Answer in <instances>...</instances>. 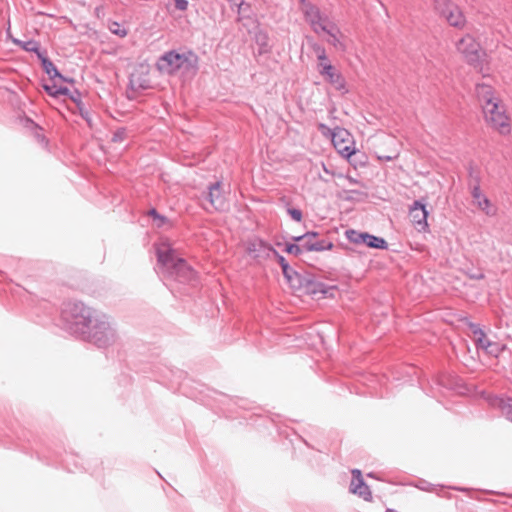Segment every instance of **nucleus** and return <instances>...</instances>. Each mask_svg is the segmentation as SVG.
<instances>
[{
  "mask_svg": "<svg viewBox=\"0 0 512 512\" xmlns=\"http://www.w3.org/2000/svg\"><path fill=\"white\" fill-rule=\"evenodd\" d=\"M223 181L218 179L210 182L206 190L201 193V198L208 201L218 212H224L228 209V203L222 191Z\"/></svg>",
  "mask_w": 512,
  "mask_h": 512,
  "instance_id": "11",
  "label": "nucleus"
},
{
  "mask_svg": "<svg viewBox=\"0 0 512 512\" xmlns=\"http://www.w3.org/2000/svg\"><path fill=\"white\" fill-rule=\"evenodd\" d=\"M323 169H324L325 173L332 174V172L324 164H323Z\"/></svg>",
  "mask_w": 512,
  "mask_h": 512,
  "instance_id": "58",
  "label": "nucleus"
},
{
  "mask_svg": "<svg viewBox=\"0 0 512 512\" xmlns=\"http://www.w3.org/2000/svg\"><path fill=\"white\" fill-rule=\"evenodd\" d=\"M474 86H475V93H476L477 96H479V94H480V81H476Z\"/></svg>",
  "mask_w": 512,
  "mask_h": 512,
  "instance_id": "54",
  "label": "nucleus"
},
{
  "mask_svg": "<svg viewBox=\"0 0 512 512\" xmlns=\"http://www.w3.org/2000/svg\"><path fill=\"white\" fill-rule=\"evenodd\" d=\"M155 256L160 270L168 277L180 283H191L196 279L195 269L179 255L169 241L155 245Z\"/></svg>",
  "mask_w": 512,
  "mask_h": 512,
  "instance_id": "3",
  "label": "nucleus"
},
{
  "mask_svg": "<svg viewBox=\"0 0 512 512\" xmlns=\"http://www.w3.org/2000/svg\"><path fill=\"white\" fill-rule=\"evenodd\" d=\"M127 137V128L126 127H119L116 129V131L113 133L111 142L113 143H121L123 142Z\"/></svg>",
  "mask_w": 512,
  "mask_h": 512,
  "instance_id": "38",
  "label": "nucleus"
},
{
  "mask_svg": "<svg viewBox=\"0 0 512 512\" xmlns=\"http://www.w3.org/2000/svg\"><path fill=\"white\" fill-rule=\"evenodd\" d=\"M227 2H229L230 4H233L236 6V3L240 2L241 0H226Z\"/></svg>",
  "mask_w": 512,
  "mask_h": 512,
  "instance_id": "57",
  "label": "nucleus"
},
{
  "mask_svg": "<svg viewBox=\"0 0 512 512\" xmlns=\"http://www.w3.org/2000/svg\"><path fill=\"white\" fill-rule=\"evenodd\" d=\"M35 453L37 458L41 461H45L47 465L61 466L70 473L89 471V469L83 465L79 455L65 452V455L62 456L59 449L52 448H47L46 451L36 450Z\"/></svg>",
  "mask_w": 512,
  "mask_h": 512,
  "instance_id": "5",
  "label": "nucleus"
},
{
  "mask_svg": "<svg viewBox=\"0 0 512 512\" xmlns=\"http://www.w3.org/2000/svg\"><path fill=\"white\" fill-rule=\"evenodd\" d=\"M178 372H179L178 378H182L183 376L186 375V373L184 371H178Z\"/></svg>",
  "mask_w": 512,
  "mask_h": 512,
  "instance_id": "59",
  "label": "nucleus"
},
{
  "mask_svg": "<svg viewBox=\"0 0 512 512\" xmlns=\"http://www.w3.org/2000/svg\"><path fill=\"white\" fill-rule=\"evenodd\" d=\"M318 130L319 132L326 138L330 139L333 138L334 133L336 132V127L331 128L325 123H318Z\"/></svg>",
  "mask_w": 512,
  "mask_h": 512,
  "instance_id": "40",
  "label": "nucleus"
},
{
  "mask_svg": "<svg viewBox=\"0 0 512 512\" xmlns=\"http://www.w3.org/2000/svg\"><path fill=\"white\" fill-rule=\"evenodd\" d=\"M351 137L352 135L349 130L340 126H336V132L334 133L333 138H331V141L336 149L342 146V144L349 142Z\"/></svg>",
  "mask_w": 512,
  "mask_h": 512,
  "instance_id": "25",
  "label": "nucleus"
},
{
  "mask_svg": "<svg viewBox=\"0 0 512 512\" xmlns=\"http://www.w3.org/2000/svg\"><path fill=\"white\" fill-rule=\"evenodd\" d=\"M150 87V80L146 77L139 76L137 79H133L132 77L129 79L128 88L133 91H145Z\"/></svg>",
  "mask_w": 512,
  "mask_h": 512,
  "instance_id": "29",
  "label": "nucleus"
},
{
  "mask_svg": "<svg viewBox=\"0 0 512 512\" xmlns=\"http://www.w3.org/2000/svg\"><path fill=\"white\" fill-rule=\"evenodd\" d=\"M439 384L454 393L477 401L480 397L478 384L457 375L446 373L439 377Z\"/></svg>",
  "mask_w": 512,
  "mask_h": 512,
  "instance_id": "6",
  "label": "nucleus"
},
{
  "mask_svg": "<svg viewBox=\"0 0 512 512\" xmlns=\"http://www.w3.org/2000/svg\"><path fill=\"white\" fill-rule=\"evenodd\" d=\"M336 150L341 155V157L347 160L349 163L353 155L356 154V147L354 146V141H351L350 145L340 146L336 148Z\"/></svg>",
  "mask_w": 512,
  "mask_h": 512,
  "instance_id": "31",
  "label": "nucleus"
},
{
  "mask_svg": "<svg viewBox=\"0 0 512 512\" xmlns=\"http://www.w3.org/2000/svg\"><path fill=\"white\" fill-rule=\"evenodd\" d=\"M311 48H312V50L315 52L316 57H317L318 55H320V54H322V53H325V52H326L325 47H324V46H322V45H321V44H319V43H316V42H315V43H313V44L311 45Z\"/></svg>",
  "mask_w": 512,
  "mask_h": 512,
  "instance_id": "47",
  "label": "nucleus"
},
{
  "mask_svg": "<svg viewBox=\"0 0 512 512\" xmlns=\"http://www.w3.org/2000/svg\"><path fill=\"white\" fill-rule=\"evenodd\" d=\"M448 488L451 490H455V491L465 492L472 499H476V500L480 499V490H478V489H471V488H466V487H462V486H449Z\"/></svg>",
  "mask_w": 512,
  "mask_h": 512,
  "instance_id": "37",
  "label": "nucleus"
},
{
  "mask_svg": "<svg viewBox=\"0 0 512 512\" xmlns=\"http://www.w3.org/2000/svg\"><path fill=\"white\" fill-rule=\"evenodd\" d=\"M482 114L486 125L501 135H509L512 120L500 93L490 86L482 85Z\"/></svg>",
  "mask_w": 512,
  "mask_h": 512,
  "instance_id": "2",
  "label": "nucleus"
},
{
  "mask_svg": "<svg viewBox=\"0 0 512 512\" xmlns=\"http://www.w3.org/2000/svg\"><path fill=\"white\" fill-rule=\"evenodd\" d=\"M299 4H300V7H301V10L302 9H310L312 10V2H310L309 0H299Z\"/></svg>",
  "mask_w": 512,
  "mask_h": 512,
  "instance_id": "51",
  "label": "nucleus"
},
{
  "mask_svg": "<svg viewBox=\"0 0 512 512\" xmlns=\"http://www.w3.org/2000/svg\"><path fill=\"white\" fill-rule=\"evenodd\" d=\"M349 193L351 194H355V195H361V196H366V193L363 192V191H360V190H356V189H352L349 191Z\"/></svg>",
  "mask_w": 512,
  "mask_h": 512,
  "instance_id": "53",
  "label": "nucleus"
},
{
  "mask_svg": "<svg viewBox=\"0 0 512 512\" xmlns=\"http://www.w3.org/2000/svg\"><path fill=\"white\" fill-rule=\"evenodd\" d=\"M346 179L349 181L350 184H362L358 179H356L350 175H347Z\"/></svg>",
  "mask_w": 512,
  "mask_h": 512,
  "instance_id": "52",
  "label": "nucleus"
},
{
  "mask_svg": "<svg viewBox=\"0 0 512 512\" xmlns=\"http://www.w3.org/2000/svg\"><path fill=\"white\" fill-rule=\"evenodd\" d=\"M463 321L471 329L474 339L473 344L475 348V354L480 357V323L470 321L468 318H464Z\"/></svg>",
  "mask_w": 512,
  "mask_h": 512,
  "instance_id": "27",
  "label": "nucleus"
},
{
  "mask_svg": "<svg viewBox=\"0 0 512 512\" xmlns=\"http://www.w3.org/2000/svg\"><path fill=\"white\" fill-rule=\"evenodd\" d=\"M427 201L425 198L415 199L409 208V217L415 228L419 232H428V216L430 212L427 209Z\"/></svg>",
  "mask_w": 512,
  "mask_h": 512,
  "instance_id": "12",
  "label": "nucleus"
},
{
  "mask_svg": "<svg viewBox=\"0 0 512 512\" xmlns=\"http://www.w3.org/2000/svg\"><path fill=\"white\" fill-rule=\"evenodd\" d=\"M147 215L152 219L157 228H163L165 226L173 227L171 220L164 214H161L155 207H151Z\"/></svg>",
  "mask_w": 512,
  "mask_h": 512,
  "instance_id": "23",
  "label": "nucleus"
},
{
  "mask_svg": "<svg viewBox=\"0 0 512 512\" xmlns=\"http://www.w3.org/2000/svg\"><path fill=\"white\" fill-rule=\"evenodd\" d=\"M482 211H484L487 216L494 217L498 214V207L490 200L484 199L482 201Z\"/></svg>",
  "mask_w": 512,
  "mask_h": 512,
  "instance_id": "36",
  "label": "nucleus"
},
{
  "mask_svg": "<svg viewBox=\"0 0 512 512\" xmlns=\"http://www.w3.org/2000/svg\"><path fill=\"white\" fill-rule=\"evenodd\" d=\"M456 48L464 60L474 67L480 66V42L470 34H466L456 43Z\"/></svg>",
  "mask_w": 512,
  "mask_h": 512,
  "instance_id": "9",
  "label": "nucleus"
},
{
  "mask_svg": "<svg viewBox=\"0 0 512 512\" xmlns=\"http://www.w3.org/2000/svg\"><path fill=\"white\" fill-rule=\"evenodd\" d=\"M303 293L310 296L312 299L320 300L326 298H334L337 286L327 285L322 281H318L314 274L308 273V279L305 282Z\"/></svg>",
  "mask_w": 512,
  "mask_h": 512,
  "instance_id": "10",
  "label": "nucleus"
},
{
  "mask_svg": "<svg viewBox=\"0 0 512 512\" xmlns=\"http://www.w3.org/2000/svg\"><path fill=\"white\" fill-rule=\"evenodd\" d=\"M312 8H313L312 10H310L308 8L302 9V13H303L305 20L307 22H309L310 25L313 26L314 31L317 32L318 30L315 26L318 25L319 28L321 29V25H324L322 23V20H327V17L323 18L321 10L313 3H312Z\"/></svg>",
  "mask_w": 512,
  "mask_h": 512,
  "instance_id": "20",
  "label": "nucleus"
},
{
  "mask_svg": "<svg viewBox=\"0 0 512 512\" xmlns=\"http://www.w3.org/2000/svg\"><path fill=\"white\" fill-rule=\"evenodd\" d=\"M308 279V273L303 275L298 271H295V274H292L290 277V281H286L289 287L295 291H304L306 281Z\"/></svg>",
  "mask_w": 512,
  "mask_h": 512,
  "instance_id": "26",
  "label": "nucleus"
},
{
  "mask_svg": "<svg viewBox=\"0 0 512 512\" xmlns=\"http://www.w3.org/2000/svg\"><path fill=\"white\" fill-rule=\"evenodd\" d=\"M304 443H305L306 446L310 447V445L308 444L307 441H304Z\"/></svg>",
  "mask_w": 512,
  "mask_h": 512,
  "instance_id": "63",
  "label": "nucleus"
},
{
  "mask_svg": "<svg viewBox=\"0 0 512 512\" xmlns=\"http://www.w3.org/2000/svg\"><path fill=\"white\" fill-rule=\"evenodd\" d=\"M74 94L77 96L73 98L72 102L76 105L79 115L83 120H85L88 126L92 127V117L89 110L85 107V104L82 101L81 91L78 88H74Z\"/></svg>",
  "mask_w": 512,
  "mask_h": 512,
  "instance_id": "22",
  "label": "nucleus"
},
{
  "mask_svg": "<svg viewBox=\"0 0 512 512\" xmlns=\"http://www.w3.org/2000/svg\"><path fill=\"white\" fill-rule=\"evenodd\" d=\"M290 239H291L292 243H297V244H302L307 240L306 237H304V233L301 235H297V236H291Z\"/></svg>",
  "mask_w": 512,
  "mask_h": 512,
  "instance_id": "50",
  "label": "nucleus"
},
{
  "mask_svg": "<svg viewBox=\"0 0 512 512\" xmlns=\"http://www.w3.org/2000/svg\"><path fill=\"white\" fill-rule=\"evenodd\" d=\"M63 83H68V84H75L76 83V80L73 78V77H70V76H66L64 74L61 73V76L57 79Z\"/></svg>",
  "mask_w": 512,
  "mask_h": 512,
  "instance_id": "49",
  "label": "nucleus"
},
{
  "mask_svg": "<svg viewBox=\"0 0 512 512\" xmlns=\"http://www.w3.org/2000/svg\"><path fill=\"white\" fill-rule=\"evenodd\" d=\"M271 256L274 257V259L279 264V266L282 265L283 263H285V261H287V259L282 254H280L276 249L273 250V253Z\"/></svg>",
  "mask_w": 512,
  "mask_h": 512,
  "instance_id": "48",
  "label": "nucleus"
},
{
  "mask_svg": "<svg viewBox=\"0 0 512 512\" xmlns=\"http://www.w3.org/2000/svg\"><path fill=\"white\" fill-rule=\"evenodd\" d=\"M482 349H485L487 353L497 355L498 352L501 350L500 346L497 344H491L485 345L484 339L482 338Z\"/></svg>",
  "mask_w": 512,
  "mask_h": 512,
  "instance_id": "44",
  "label": "nucleus"
},
{
  "mask_svg": "<svg viewBox=\"0 0 512 512\" xmlns=\"http://www.w3.org/2000/svg\"><path fill=\"white\" fill-rule=\"evenodd\" d=\"M285 208L286 213L293 221L299 223L303 220V212L299 207L291 206L289 201H286Z\"/></svg>",
  "mask_w": 512,
  "mask_h": 512,
  "instance_id": "32",
  "label": "nucleus"
},
{
  "mask_svg": "<svg viewBox=\"0 0 512 512\" xmlns=\"http://www.w3.org/2000/svg\"><path fill=\"white\" fill-rule=\"evenodd\" d=\"M326 83L342 94L348 93L347 82L343 73L333 64H326L317 71Z\"/></svg>",
  "mask_w": 512,
  "mask_h": 512,
  "instance_id": "13",
  "label": "nucleus"
},
{
  "mask_svg": "<svg viewBox=\"0 0 512 512\" xmlns=\"http://www.w3.org/2000/svg\"><path fill=\"white\" fill-rule=\"evenodd\" d=\"M41 68L48 78L53 82L61 76V72L48 56L47 50L38 58Z\"/></svg>",
  "mask_w": 512,
  "mask_h": 512,
  "instance_id": "18",
  "label": "nucleus"
},
{
  "mask_svg": "<svg viewBox=\"0 0 512 512\" xmlns=\"http://www.w3.org/2000/svg\"><path fill=\"white\" fill-rule=\"evenodd\" d=\"M253 40L257 45V54L259 56L265 55L271 52L269 34L265 29H262L259 25L255 27L253 32Z\"/></svg>",
  "mask_w": 512,
  "mask_h": 512,
  "instance_id": "17",
  "label": "nucleus"
},
{
  "mask_svg": "<svg viewBox=\"0 0 512 512\" xmlns=\"http://www.w3.org/2000/svg\"><path fill=\"white\" fill-rule=\"evenodd\" d=\"M380 159L389 162V161H392L394 159V157H392V156H381Z\"/></svg>",
  "mask_w": 512,
  "mask_h": 512,
  "instance_id": "55",
  "label": "nucleus"
},
{
  "mask_svg": "<svg viewBox=\"0 0 512 512\" xmlns=\"http://www.w3.org/2000/svg\"><path fill=\"white\" fill-rule=\"evenodd\" d=\"M31 133L34 136L35 140L44 149H48L49 148V144H50L49 139L45 136V134L43 132V128L41 126H39V130L38 129H34Z\"/></svg>",
  "mask_w": 512,
  "mask_h": 512,
  "instance_id": "35",
  "label": "nucleus"
},
{
  "mask_svg": "<svg viewBox=\"0 0 512 512\" xmlns=\"http://www.w3.org/2000/svg\"><path fill=\"white\" fill-rule=\"evenodd\" d=\"M367 477L376 479V473L375 472H369V473H367Z\"/></svg>",
  "mask_w": 512,
  "mask_h": 512,
  "instance_id": "56",
  "label": "nucleus"
},
{
  "mask_svg": "<svg viewBox=\"0 0 512 512\" xmlns=\"http://www.w3.org/2000/svg\"><path fill=\"white\" fill-rule=\"evenodd\" d=\"M326 64H332L328 58L327 52L322 53L317 56V65H316L317 71L320 70L321 67H323Z\"/></svg>",
  "mask_w": 512,
  "mask_h": 512,
  "instance_id": "43",
  "label": "nucleus"
},
{
  "mask_svg": "<svg viewBox=\"0 0 512 512\" xmlns=\"http://www.w3.org/2000/svg\"><path fill=\"white\" fill-rule=\"evenodd\" d=\"M470 176L472 177L473 184L471 185V194L473 197V204L480 208V174L475 173L473 174L472 171H470Z\"/></svg>",
  "mask_w": 512,
  "mask_h": 512,
  "instance_id": "28",
  "label": "nucleus"
},
{
  "mask_svg": "<svg viewBox=\"0 0 512 512\" xmlns=\"http://www.w3.org/2000/svg\"><path fill=\"white\" fill-rule=\"evenodd\" d=\"M352 479L349 486V492L363 498L365 501L372 500V492L370 487L362 476V472L359 469H353L351 471Z\"/></svg>",
  "mask_w": 512,
  "mask_h": 512,
  "instance_id": "15",
  "label": "nucleus"
},
{
  "mask_svg": "<svg viewBox=\"0 0 512 512\" xmlns=\"http://www.w3.org/2000/svg\"><path fill=\"white\" fill-rule=\"evenodd\" d=\"M58 326L75 338L93 343L98 348L112 345L117 338L114 323L106 314H98L82 301L63 303Z\"/></svg>",
  "mask_w": 512,
  "mask_h": 512,
  "instance_id": "1",
  "label": "nucleus"
},
{
  "mask_svg": "<svg viewBox=\"0 0 512 512\" xmlns=\"http://www.w3.org/2000/svg\"><path fill=\"white\" fill-rule=\"evenodd\" d=\"M334 248V243L329 239H316L314 241H305L304 249L306 252H324L331 251Z\"/></svg>",
  "mask_w": 512,
  "mask_h": 512,
  "instance_id": "21",
  "label": "nucleus"
},
{
  "mask_svg": "<svg viewBox=\"0 0 512 512\" xmlns=\"http://www.w3.org/2000/svg\"><path fill=\"white\" fill-rule=\"evenodd\" d=\"M109 30L113 35H116L120 38H124L128 35V29L124 28L119 22L112 21L109 23Z\"/></svg>",
  "mask_w": 512,
  "mask_h": 512,
  "instance_id": "34",
  "label": "nucleus"
},
{
  "mask_svg": "<svg viewBox=\"0 0 512 512\" xmlns=\"http://www.w3.org/2000/svg\"><path fill=\"white\" fill-rule=\"evenodd\" d=\"M276 246L282 247V251L286 254L293 255L295 257H298L302 255L304 252H306V249H304V243L297 244L290 242L281 243L277 241L275 243Z\"/></svg>",
  "mask_w": 512,
  "mask_h": 512,
  "instance_id": "24",
  "label": "nucleus"
},
{
  "mask_svg": "<svg viewBox=\"0 0 512 512\" xmlns=\"http://www.w3.org/2000/svg\"><path fill=\"white\" fill-rule=\"evenodd\" d=\"M345 200H346V201H353V200H354V198H353L352 196H347V197L345 198Z\"/></svg>",
  "mask_w": 512,
  "mask_h": 512,
  "instance_id": "61",
  "label": "nucleus"
},
{
  "mask_svg": "<svg viewBox=\"0 0 512 512\" xmlns=\"http://www.w3.org/2000/svg\"><path fill=\"white\" fill-rule=\"evenodd\" d=\"M350 164L357 167H366L368 164V156L365 152H362L356 148V154L350 160Z\"/></svg>",
  "mask_w": 512,
  "mask_h": 512,
  "instance_id": "30",
  "label": "nucleus"
},
{
  "mask_svg": "<svg viewBox=\"0 0 512 512\" xmlns=\"http://www.w3.org/2000/svg\"><path fill=\"white\" fill-rule=\"evenodd\" d=\"M274 249L273 245L259 236L248 240L245 247L246 253L256 261L270 258Z\"/></svg>",
  "mask_w": 512,
  "mask_h": 512,
  "instance_id": "14",
  "label": "nucleus"
},
{
  "mask_svg": "<svg viewBox=\"0 0 512 512\" xmlns=\"http://www.w3.org/2000/svg\"><path fill=\"white\" fill-rule=\"evenodd\" d=\"M155 66L160 73L169 76L175 75L180 70L196 74L199 70V56L192 49H186L182 53L176 49H170L158 57Z\"/></svg>",
  "mask_w": 512,
  "mask_h": 512,
  "instance_id": "4",
  "label": "nucleus"
},
{
  "mask_svg": "<svg viewBox=\"0 0 512 512\" xmlns=\"http://www.w3.org/2000/svg\"><path fill=\"white\" fill-rule=\"evenodd\" d=\"M41 87L43 90L52 97L53 99H58L61 96L67 97L69 100H73L76 94H74V89L70 90L68 87L63 85H57L55 82L48 83L46 80L41 81Z\"/></svg>",
  "mask_w": 512,
  "mask_h": 512,
  "instance_id": "16",
  "label": "nucleus"
},
{
  "mask_svg": "<svg viewBox=\"0 0 512 512\" xmlns=\"http://www.w3.org/2000/svg\"><path fill=\"white\" fill-rule=\"evenodd\" d=\"M12 42L20 47L23 51L34 53L37 59L46 51V49L41 47L40 42L34 39H28L24 41L18 38H12Z\"/></svg>",
  "mask_w": 512,
  "mask_h": 512,
  "instance_id": "19",
  "label": "nucleus"
},
{
  "mask_svg": "<svg viewBox=\"0 0 512 512\" xmlns=\"http://www.w3.org/2000/svg\"><path fill=\"white\" fill-rule=\"evenodd\" d=\"M472 277L475 278V279H480V273L474 274V275H472Z\"/></svg>",
  "mask_w": 512,
  "mask_h": 512,
  "instance_id": "62",
  "label": "nucleus"
},
{
  "mask_svg": "<svg viewBox=\"0 0 512 512\" xmlns=\"http://www.w3.org/2000/svg\"><path fill=\"white\" fill-rule=\"evenodd\" d=\"M127 99H128V100H134V99H135V96H132V95H130V94H127Z\"/></svg>",
  "mask_w": 512,
  "mask_h": 512,
  "instance_id": "60",
  "label": "nucleus"
},
{
  "mask_svg": "<svg viewBox=\"0 0 512 512\" xmlns=\"http://www.w3.org/2000/svg\"><path fill=\"white\" fill-rule=\"evenodd\" d=\"M282 270L283 277L285 281H290V277L292 274H295V269H293L288 261H285L282 265H280Z\"/></svg>",
  "mask_w": 512,
  "mask_h": 512,
  "instance_id": "42",
  "label": "nucleus"
},
{
  "mask_svg": "<svg viewBox=\"0 0 512 512\" xmlns=\"http://www.w3.org/2000/svg\"><path fill=\"white\" fill-rule=\"evenodd\" d=\"M346 239L353 244L363 245L370 249L387 250L388 242L385 238L376 236L367 231L349 228L345 231Z\"/></svg>",
  "mask_w": 512,
  "mask_h": 512,
  "instance_id": "8",
  "label": "nucleus"
},
{
  "mask_svg": "<svg viewBox=\"0 0 512 512\" xmlns=\"http://www.w3.org/2000/svg\"><path fill=\"white\" fill-rule=\"evenodd\" d=\"M237 12L243 19H250L252 14L251 4L245 0L236 3Z\"/></svg>",
  "mask_w": 512,
  "mask_h": 512,
  "instance_id": "33",
  "label": "nucleus"
},
{
  "mask_svg": "<svg viewBox=\"0 0 512 512\" xmlns=\"http://www.w3.org/2000/svg\"><path fill=\"white\" fill-rule=\"evenodd\" d=\"M320 236V232L316 231V230H308L304 233V237H306V241H314L316 239H318V237Z\"/></svg>",
  "mask_w": 512,
  "mask_h": 512,
  "instance_id": "46",
  "label": "nucleus"
},
{
  "mask_svg": "<svg viewBox=\"0 0 512 512\" xmlns=\"http://www.w3.org/2000/svg\"><path fill=\"white\" fill-rule=\"evenodd\" d=\"M321 31H323L324 33H326L327 35L330 36V39L328 40V42L331 45H333L334 47H337L338 44H340V41L332 28H328L327 25H321Z\"/></svg>",
  "mask_w": 512,
  "mask_h": 512,
  "instance_id": "39",
  "label": "nucleus"
},
{
  "mask_svg": "<svg viewBox=\"0 0 512 512\" xmlns=\"http://www.w3.org/2000/svg\"><path fill=\"white\" fill-rule=\"evenodd\" d=\"M174 4H175V8L181 12L186 11L189 6L188 0H174Z\"/></svg>",
  "mask_w": 512,
  "mask_h": 512,
  "instance_id": "45",
  "label": "nucleus"
},
{
  "mask_svg": "<svg viewBox=\"0 0 512 512\" xmlns=\"http://www.w3.org/2000/svg\"><path fill=\"white\" fill-rule=\"evenodd\" d=\"M21 123L23 127L29 130L30 132H32L34 129L39 130L40 125L29 116H24L23 118H21Z\"/></svg>",
  "mask_w": 512,
  "mask_h": 512,
  "instance_id": "41",
  "label": "nucleus"
},
{
  "mask_svg": "<svg viewBox=\"0 0 512 512\" xmlns=\"http://www.w3.org/2000/svg\"><path fill=\"white\" fill-rule=\"evenodd\" d=\"M435 13L455 28L461 29L466 24V17L453 0H433Z\"/></svg>",
  "mask_w": 512,
  "mask_h": 512,
  "instance_id": "7",
  "label": "nucleus"
}]
</instances>
